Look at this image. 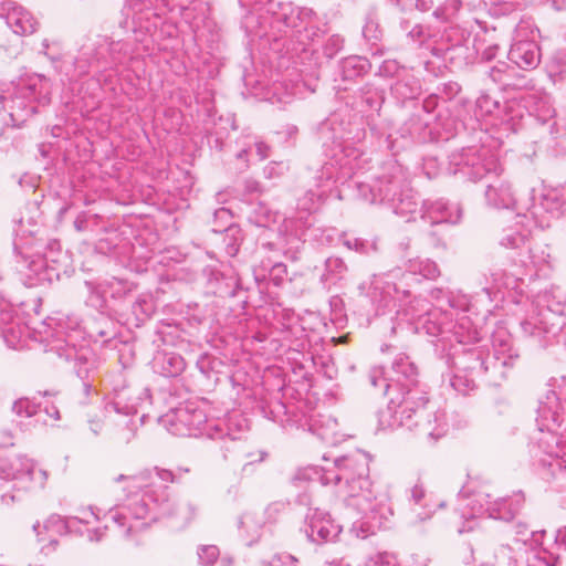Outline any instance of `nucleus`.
Here are the masks:
<instances>
[{
	"instance_id": "nucleus-2",
	"label": "nucleus",
	"mask_w": 566,
	"mask_h": 566,
	"mask_svg": "<svg viewBox=\"0 0 566 566\" xmlns=\"http://www.w3.org/2000/svg\"><path fill=\"white\" fill-rule=\"evenodd\" d=\"M349 339V335L346 334V335H343V336H339L338 338H333V342L336 343V344H346Z\"/></svg>"
},
{
	"instance_id": "nucleus-1",
	"label": "nucleus",
	"mask_w": 566,
	"mask_h": 566,
	"mask_svg": "<svg viewBox=\"0 0 566 566\" xmlns=\"http://www.w3.org/2000/svg\"><path fill=\"white\" fill-rule=\"evenodd\" d=\"M536 61V54L534 51H525V61H524V64L526 66H531L535 63Z\"/></svg>"
},
{
	"instance_id": "nucleus-3",
	"label": "nucleus",
	"mask_w": 566,
	"mask_h": 566,
	"mask_svg": "<svg viewBox=\"0 0 566 566\" xmlns=\"http://www.w3.org/2000/svg\"><path fill=\"white\" fill-rule=\"evenodd\" d=\"M522 49H523V48H522V45H518V46L514 50V54H515V53H517V52H520V51H522Z\"/></svg>"
}]
</instances>
